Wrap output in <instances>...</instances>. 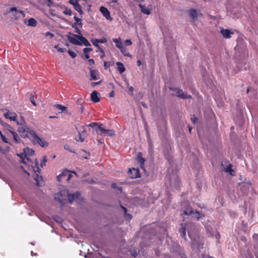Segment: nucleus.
Returning <instances> with one entry per match:
<instances>
[{
  "label": "nucleus",
  "mask_w": 258,
  "mask_h": 258,
  "mask_svg": "<svg viewBox=\"0 0 258 258\" xmlns=\"http://www.w3.org/2000/svg\"><path fill=\"white\" fill-rule=\"evenodd\" d=\"M113 41L115 43L116 47H117L118 49H120L121 47L123 46L121 39L120 38H113Z\"/></svg>",
  "instance_id": "30"
},
{
  "label": "nucleus",
  "mask_w": 258,
  "mask_h": 258,
  "mask_svg": "<svg viewBox=\"0 0 258 258\" xmlns=\"http://www.w3.org/2000/svg\"><path fill=\"white\" fill-rule=\"evenodd\" d=\"M162 123L163 124V127L157 124V129L159 132L162 131L164 132L166 130V121L165 119L162 120Z\"/></svg>",
  "instance_id": "35"
},
{
  "label": "nucleus",
  "mask_w": 258,
  "mask_h": 258,
  "mask_svg": "<svg viewBox=\"0 0 258 258\" xmlns=\"http://www.w3.org/2000/svg\"><path fill=\"white\" fill-rule=\"evenodd\" d=\"M246 62L245 60H242V62L239 61L236 62V67L239 71L243 70V67L244 69H246Z\"/></svg>",
  "instance_id": "24"
},
{
  "label": "nucleus",
  "mask_w": 258,
  "mask_h": 258,
  "mask_svg": "<svg viewBox=\"0 0 258 258\" xmlns=\"http://www.w3.org/2000/svg\"><path fill=\"white\" fill-rule=\"evenodd\" d=\"M205 228L206 229L207 233L209 236H214V232L213 230L212 227L211 226H205Z\"/></svg>",
  "instance_id": "32"
},
{
  "label": "nucleus",
  "mask_w": 258,
  "mask_h": 258,
  "mask_svg": "<svg viewBox=\"0 0 258 258\" xmlns=\"http://www.w3.org/2000/svg\"><path fill=\"white\" fill-rule=\"evenodd\" d=\"M139 7L140 8L141 12L146 15H149L151 14V9H149L148 8H146V7L144 5H143L141 4H139Z\"/></svg>",
  "instance_id": "27"
},
{
  "label": "nucleus",
  "mask_w": 258,
  "mask_h": 258,
  "mask_svg": "<svg viewBox=\"0 0 258 258\" xmlns=\"http://www.w3.org/2000/svg\"><path fill=\"white\" fill-rule=\"evenodd\" d=\"M66 49L65 48H58V52H64L66 51Z\"/></svg>",
  "instance_id": "64"
},
{
  "label": "nucleus",
  "mask_w": 258,
  "mask_h": 258,
  "mask_svg": "<svg viewBox=\"0 0 258 258\" xmlns=\"http://www.w3.org/2000/svg\"><path fill=\"white\" fill-rule=\"evenodd\" d=\"M53 219L58 223H61L62 221V219L58 215H55L53 217Z\"/></svg>",
  "instance_id": "42"
},
{
  "label": "nucleus",
  "mask_w": 258,
  "mask_h": 258,
  "mask_svg": "<svg viewBox=\"0 0 258 258\" xmlns=\"http://www.w3.org/2000/svg\"><path fill=\"white\" fill-rule=\"evenodd\" d=\"M88 126L91 127L97 133H98L99 131L100 132V128H102L103 124L100 123L99 124L98 122H92L89 124Z\"/></svg>",
  "instance_id": "19"
},
{
  "label": "nucleus",
  "mask_w": 258,
  "mask_h": 258,
  "mask_svg": "<svg viewBox=\"0 0 258 258\" xmlns=\"http://www.w3.org/2000/svg\"><path fill=\"white\" fill-rule=\"evenodd\" d=\"M18 131L21 137L23 138H27L29 139H32V136L34 135V131L30 128L21 126L18 127Z\"/></svg>",
  "instance_id": "6"
},
{
  "label": "nucleus",
  "mask_w": 258,
  "mask_h": 258,
  "mask_svg": "<svg viewBox=\"0 0 258 258\" xmlns=\"http://www.w3.org/2000/svg\"><path fill=\"white\" fill-rule=\"evenodd\" d=\"M188 14L189 17L192 18L194 20H196L198 19L197 17V11L195 9H191L188 11Z\"/></svg>",
  "instance_id": "28"
},
{
  "label": "nucleus",
  "mask_w": 258,
  "mask_h": 258,
  "mask_svg": "<svg viewBox=\"0 0 258 258\" xmlns=\"http://www.w3.org/2000/svg\"><path fill=\"white\" fill-rule=\"evenodd\" d=\"M128 174L130 178L132 179H136L141 177V174L139 169L133 168L129 169Z\"/></svg>",
  "instance_id": "9"
},
{
  "label": "nucleus",
  "mask_w": 258,
  "mask_h": 258,
  "mask_svg": "<svg viewBox=\"0 0 258 258\" xmlns=\"http://www.w3.org/2000/svg\"><path fill=\"white\" fill-rule=\"evenodd\" d=\"M226 171L227 172H229V173H230V174L233 175V174H232V172L233 171V170H232V165H231V164H229V165L227 166V168H226Z\"/></svg>",
  "instance_id": "45"
},
{
  "label": "nucleus",
  "mask_w": 258,
  "mask_h": 258,
  "mask_svg": "<svg viewBox=\"0 0 258 258\" xmlns=\"http://www.w3.org/2000/svg\"><path fill=\"white\" fill-rule=\"evenodd\" d=\"M31 139H32L34 144H38L42 147H45L48 145V143L42 139L39 138L35 132L34 135L32 136Z\"/></svg>",
  "instance_id": "8"
},
{
  "label": "nucleus",
  "mask_w": 258,
  "mask_h": 258,
  "mask_svg": "<svg viewBox=\"0 0 258 258\" xmlns=\"http://www.w3.org/2000/svg\"><path fill=\"white\" fill-rule=\"evenodd\" d=\"M125 45H126V46H130L132 44V42L130 39H126L125 41Z\"/></svg>",
  "instance_id": "57"
},
{
  "label": "nucleus",
  "mask_w": 258,
  "mask_h": 258,
  "mask_svg": "<svg viewBox=\"0 0 258 258\" xmlns=\"http://www.w3.org/2000/svg\"><path fill=\"white\" fill-rule=\"evenodd\" d=\"M99 93L97 91H93L91 94V99L94 103L99 102L100 98L99 96Z\"/></svg>",
  "instance_id": "21"
},
{
  "label": "nucleus",
  "mask_w": 258,
  "mask_h": 258,
  "mask_svg": "<svg viewBox=\"0 0 258 258\" xmlns=\"http://www.w3.org/2000/svg\"><path fill=\"white\" fill-rule=\"evenodd\" d=\"M192 207L188 202H184L181 204V215L184 214L188 216L192 213Z\"/></svg>",
  "instance_id": "7"
},
{
  "label": "nucleus",
  "mask_w": 258,
  "mask_h": 258,
  "mask_svg": "<svg viewBox=\"0 0 258 258\" xmlns=\"http://www.w3.org/2000/svg\"><path fill=\"white\" fill-rule=\"evenodd\" d=\"M96 42L104 43L107 42V39L105 38H103L101 39H97V40H95Z\"/></svg>",
  "instance_id": "47"
},
{
  "label": "nucleus",
  "mask_w": 258,
  "mask_h": 258,
  "mask_svg": "<svg viewBox=\"0 0 258 258\" xmlns=\"http://www.w3.org/2000/svg\"><path fill=\"white\" fill-rule=\"evenodd\" d=\"M134 92V88L132 86H131L128 88V94L130 95H133Z\"/></svg>",
  "instance_id": "59"
},
{
  "label": "nucleus",
  "mask_w": 258,
  "mask_h": 258,
  "mask_svg": "<svg viewBox=\"0 0 258 258\" xmlns=\"http://www.w3.org/2000/svg\"><path fill=\"white\" fill-rule=\"evenodd\" d=\"M10 132L13 136L14 142L17 144H20L22 142V140L19 137L18 135L14 130H10Z\"/></svg>",
  "instance_id": "25"
},
{
  "label": "nucleus",
  "mask_w": 258,
  "mask_h": 258,
  "mask_svg": "<svg viewBox=\"0 0 258 258\" xmlns=\"http://www.w3.org/2000/svg\"><path fill=\"white\" fill-rule=\"evenodd\" d=\"M47 161V156H44L43 157V160L40 163V166L42 168L46 165V162Z\"/></svg>",
  "instance_id": "38"
},
{
  "label": "nucleus",
  "mask_w": 258,
  "mask_h": 258,
  "mask_svg": "<svg viewBox=\"0 0 258 258\" xmlns=\"http://www.w3.org/2000/svg\"><path fill=\"white\" fill-rule=\"evenodd\" d=\"M215 232H216V233L215 235H214V236L215 237V238L218 240H219L221 237L220 234L219 232L218 231H217V230Z\"/></svg>",
  "instance_id": "55"
},
{
  "label": "nucleus",
  "mask_w": 258,
  "mask_h": 258,
  "mask_svg": "<svg viewBox=\"0 0 258 258\" xmlns=\"http://www.w3.org/2000/svg\"><path fill=\"white\" fill-rule=\"evenodd\" d=\"M192 213V214H189L188 216H190L192 218H196L198 221L201 218L205 217L204 214L200 212L197 210H194L193 209Z\"/></svg>",
  "instance_id": "12"
},
{
  "label": "nucleus",
  "mask_w": 258,
  "mask_h": 258,
  "mask_svg": "<svg viewBox=\"0 0 258 258\" xmlns=\"http://www.w3.org/2000/svg\"><path fill=\"white\" fill-rule=\"evenodd\" d=\"M116 64L117 66V70L119 72L120 74H122L123 73L125 70V67L123 66V63L121 62H117L116 63Z\"/></svg>",
  "instance_id": "29"
},
{
  "label": "nucleus",
  "mask_w": 258,
  "mask_h": 258,
  "mask_svg": "<svg viewBox=\"0 0 258 258\" xmlns=\"http://www.w3.org/2000/svg\"><path fill=\"white\" fill-rule=\"evenodd\" d=\"M186 228L188 235L190 239L193 241L191 243V246L195 244V242H197L199 237L197 235L199 232V227L198 225L193 222H187L184 223Z\"/></svg>",
  "instance_id": "2"
},
{
  "label": "nucleus",
  "mask_w": 258,
  "mask_h": 258,
  "mask_svg": "<svg viewBox=\"0 0 258 258\" xmlns=\"http://www.w3.org/2000/svg\"><path fill=\"white\" fill-rule=\"evenodd\" d=\"M97 52L100 51V58L102 59L105 55V51L104 50L101 48V47H99L98 50L96 51Z\"/></svg>",
  "instance_id": "40"
},
{
  "label": "nucleus",
  "mask_w": 258,
  "mask_h": 258,
  "mask_svg": "<svg viewBox=\"0 0 258 258\" xmlns=\"http://www.w3.org/2000/svg\"><path fill=\"white\" fill-rule=\"evenodd\" d=\"M191 121L194 123V124H196V123H197L198 122V117H197L195 115H194L191 117Z\"/></svg>",
  "instance_id": "49"
},
{
  "label": "nucleus",
  "mask_w": 258,
  "mask_h": 258,
  "mask_svg": "<svg viewBox=\"0 0 258 258\" xmlns=\"http://www.w3.org/2000/svg\"><path fill=\"white\" fill-rule=\"evenodd\" d=\"M181 227L178 229V232L180 234V236L181 238L184 239V240H187V238L186 236V233L187 231V228L184 223L180 224Z\"/></svg>",
  "instance_id": "11"
},
{
  "label": "nucleus",
  "mask_w": 258,
  "mask_h": 258,
  "mask_svg": "<svg viewBox=\"0 0 258 258\" xmlns=\"http://www.w3.org/2000/svg\"><path fill=\"white\" fill-rule=\"evenodd\" d=\"M253 240V249L256 258H258V234L254 233L252 236Z\"/></svg>",
  "instance_id": "10"
},
{
  "label": "nucleus",
  "mask_w": 258,
  "mask_h": 258,
  "mask_svg": "<svg viewBox=\"0 0 258 258\" xmlns=\"http://www.w3.org/2000/svg\"><path fill=\"white\" fill-rule=\"evenodd\" d=\"M68 52L69 54L70 55V56L73 58H75L77 56V54L75 52H74L70 49L68 51Z\"/></svg>",
  "instance_id": "43"
},
{
  "label": "nucleus",
  "mask_w": 258,
  "mask_h": 258,
  "mask_svg": "<svg viewBox=\"0 0 258 258\" xmlns=\"http://www.w3.org/2000/svg\"><path fill=\"white\" fill-rule=\"evenodd\" d=\"M110 66V62L109 61H104V67L105 69H108Z\"/></svg>",
  "instance_id": "53"
},
{
  "label": "nucleus",
  "mask_w": 258,
  "mask_h": 258,
  "mask_svg": "<svg viewBox=\"0 0 258 258\" xmlns=\"http://www.w3.org/2000/svg\"><path fill=\"white\" fill-rule=\"evenodd\" d=\"M124 217L126 221H130L132 219V216L131 214L126 213V214H124Z\"/></svg>",
  "instance_id": "41"
},
{
  "label": "nucleus",
  "mask_w": 258,
  "mask_h": 258,
  "mask_svg": "<svg viewBox=\"0 0 258 258\" xmlns=\"http://www.w3.org/2000/svg\"><path fill=\"white\" fill-rule=\"evenodd\" d=\"M145 159L142 157V153L138 152L137 155V161L140 164V167L144 168Z\"/></svg>",
  "instance_id": "18"
},
{
  "label": "nucleus",
  "mask_w": 258,
  "mask_h": 258,
  "mask_svg": "<svg viewBox=\"0 0 258 258\" xmlns=\"http://www.w3.org/2000/svg\"><path fill=\"white\" fill-rule=\"evenodd\" d=\"M90 71V80H96L98 79L97 76L99 75L98 71L93 70L91 68H89Z\"/></svg>",
  "instance_id": "22"
},
{
  "label": "nucleus",
  "mask_w": 258,
  "mask_h": 258,
  "mask_svg": "<svg viewBox=\"0 0 258 258\" xmlns=\"http://www.w3.org/2000/svg\"><path fill=\"white\" fill-rule=\"evenodd\" d=\"M47 1L48 2L47 6L48 7H51L53 3V0H47Z\"/></svg>",
  "instance_id": "62"
},
{
  "label": "nucleus",
  "mask_w": 258,
  "mask_h": 258,
  "mask_svg": "<svg viewBox=\"0 0 258 258\" xmlns=\"http://www.w3.org/2000/svg\"><path fill=\"white\" fill-rule=\"evenodd\" d=\"M69 42L76 45H82L84 44L86 46H90L91 44L89 41L84 36L81 35L75 34L72 32H69L67 35Z\"/></svg>",
  "instance_id": "1"
},
{
  "label": "nucleus",
  "mask_w": 258,
  "mask_h": 258,
  "mask_svg": "<svg viewBox=\"0 0 258 258\" xmlns=\"http://www.w3.org/2000/svg\"><path fill=\"white\" fill-rule=\"evenodd\" d=\"M30 100L31 102L34 105L36 106V104L35 103V100H34V97L33 95L31 96L30 98Z\"/></svg>",
  "instance_id": "56"
},
{
  "label": "nucleus",
  "mask_w": 258,
  "mask_h": 258,
  "mask_svg": "<svg viewBox=\"0 0 258 258\" xmlns=\"http://www.w3.org/2000/svg\"><path fill=\"white\" fill-rule=\"evenodd\" d=\"M75 10L77 11L81 15L84 14V12L82 10L81 6L78 4H75V5H73Z\"/></svg>",
  "instance_id": "33"
},
{
  "label": "nucleus",
  "mask_w": 258,
  "mask_h": 258,
  "mask_svg": "<svg viewBox=\"0 0 258 258\" xmlns=\"http://www.w3.org/2000/svg\"><path fill=\"white\" fill-rule=\"evenodd\" d=\"M69 172H71V171L67 169H64L63 170L60 175H61L62 177L66 176L68 175V174H69Z\"/></svg>",
  "instance_id": "44"
},
{
  "label": "nucleus",
  "mask_w": 258,
  "mask_h": 258,
  "mask_svg": "<svg viewBox=\"0 0 258 258\" xmlns=\"http://www.w3.org/2000/svg\"><path fill=\"white\" fill-rule=\"evenodd\" d=\"M80 193L79 191H77L75 193L73 194L72 195L69 194L68 195V200L70 203H72L76 199H78L79 197H80Z\"/></svg>",
  "instance_id": "26"
},
{
  "label": "nucleus",
  "mask_w": 258,
  "mask_h": 258,
  "mask_svg": "<svg viewBox=\"0 0 258 258\" xmlns=\"http://www.w3.org/2000/svg\"><path fill=\"white\" fill-rule=\"evenodd\" d=\"M100 11L107 20H112V18L110 17V12L106 8L103 6L100 7Z\"/></svg>",
  "instance_id": "14"
},
{
  "label": "nucleus",
  "mask_w": 258,
  "mask_h": 258,
  "mask_svg": "<svg viewBox=\"0 0 258 258\" xmlns=\"http://www.w3.org/2000/svg\"><path fill=\"white\" fill-rule=\"evenodd\" d=\"M220 33L224 38L228 39L231 38V35L234 34V32L228 29H221Z\"/></svg>",
  "instance_id": "13"
},
{
  "label": "nucleus",
  "mask_w": 258,
  "mask_h": 258,
  "mask_svg": "<svg viewBox=\"0 0 258 258\" xmlns=\"http://www.w3.org/2000/svg\"><path fill=\"white\" fill-rule=\"evenodd\" d=\"M69 4L72 5H74L75 4H78L77 0H70L69 1Z\"/></svg>",
  "instance_id": "61"
},
{
  "label": "nucleus",
  "mask_w": 258,
  "mask_h": 258,
  "mask_svg": "<svg viewBox=\"0 0 258 258\" xmlns=\"http://www.w3.org/2000/svg\"><path fill=\"white\" fill-rule=\"evenodd\" d=\"M63 13L65 15L71 16L72 15V12L71 9H69L67 7H65L64 10L63 11Z\"/></svg>",
  "instance_id": "39"
},
{
  "label": "nucleus",
  "mask_w": 258,
  "mask_h": 258,
  "mask_svg": "<svg viewBox=\"0 0 258 258\" xmlns=\"http://www.w3.org/2000/svg\"><path fill=\"white\" fill-rule=\"evenodd\" d=\"M79 137V139H76L77 141H80L81 142H83L84 141V138L82 137L80 132H78Z\"/></svg>",
  "instance_id": "52"
},
{
  "label": "nucleus",
  "mask_w": 258,
  "mask_h": 258,
  "mask_svg": "<svg viewBox=\"0 0 258 258\" xmlns=\"http://www.w3.org/2000/svg\"><path fill=\"white\" fill-rule=\"evenodd\" d=\"M15 12V13L14 14V16H15L16 19H18L19 17V16H18L17 15L18 13H20V14H22L23 15V17H24L25 16V14L24 12L22 10H18L16 7L11 8L10 9L8 13H11V12Z\"/></svg>",
  "instance_id": "20"
},
{
  "label": "nucleus",
  "mask_w": 258,
  "mask_h": 258,
  "mask_svg": "<svg viewBox=\"0 0 258 258\" xmlns=\"http://www.w3.org/2000/svg\"><path fill=\"white\" fill-rule=\"evenodd\" d=\"M168 248L171 252L176 253L181 258H187L184 249L178 243L173 242L171 240V243H168Z\"/></svg>",
  "instance_id": "3"
},
{
  "label": "nucleus",
  "mask_w": 258,
  "mask_h": 258,
  "mask_svg": "<svg viewBox=\"0 0 258 258\" xmlns=\"http://www.w3.org/2000/svg\"><path fill=\"white\" fill-rule=\"evenodd\" d=\"M54 107H56L57 109L60 110L62 112L64 111V110H66L67 108V107H66L62 105L58 104H56L54 105Z\"/></svg>",
  "instance_id": "37"
},
{
  "label": "nucleus",
  "mask_w": 258,
  "mask_h": 258,
  "mask_svg": "<svg viewBox=\"0 0 258 258\" xmlns=\"http://www.w3.org/2000/svg\"><path fill=\"white\" fill-rule=\"evenodd\" d=\"M95 40H97V39H92L91 40V42L93 43V44L96 46V47H97V48L98 49L100 47L99 45L98 44V42H96V41H95Z\"/></svg>",
  "instance_id": "46"
},
{
  "label": "nucleus",
  "mask_w": 258,
  "mask_h": 258,
  "mask_svg": "<svg viewBox=\"0 0 258 258\" xmlns=\"http://www.w3.org/2000/svg\"><path fill=\"white\" fill-rule=\"evenodd\" d=\"M168 89L170 91H173L176 92V94H172L171 96H176L177 97L182 99H190L192 98L191 96L188 94L187 92H183L182 90L176 88L173 86H169Z\"/></svg>",
  "instance_id": "5"
},
{
  "label": "nucleus",
  "mask_w": 258,
  "mask_h": 258,
  "mask_svg": "<svg viewBox=\"0 0 258 258\" xmlns=\"http://www.w3.org/2000/svg\"><path fill=\"white\" fill-rule=\"evenodd\" d=\"M37 24V21L34 18H30L28 21L27 25L31 27H35Z\"/></svg>",
  "instance_id": "34"
},
{
  "label": "nucleus",
  "mask_w": 258,
  "mask_h": 258,
  "mask_svg": "<svg viewBox=\"0 0 258 258\" xmlns=\"http://www.w3.org/2000/svg\"><path fill=\"white\" fill-rule=\"evenodd\" d=\"M89 64L91 66L94 65L95 64V61L93 59H89L88 60Z\"/></svg>",
  "instance_id": "58"
},
{
  "label": "nucleus",
  "mask_w": 258,
  "mask_h": 258,
  "mask_svg": "<svg viewBox=\"0 0 258 258\" xmlns=\"http://www.w3.org/2000/svg\"><path fill=\"white\" fill-rule=\"evenodd\" d=\"M92 51H93V49L90 47H86L83 49V52L84 53L88 54L89 52H91Z\"/></svg>",
  "instance_id": "48"
},
{
  "label": "nucleus",
  "mask_w": 258,
  "mask_h": 258,
  "mask_svg": "<svg viewBox=\"0 0 258 258\" xmlns=\"http://www.w3.org/2000/svg\"><path fill=\"white\" fill-rule=\"evenodd\" d=\"M148 143L150 147L152 148V142L150 138H148Z\"/></svg>",
  "instance_id": "63"
},
{
  "label": "nucleus",
  "mask_w": 258,
  "mask_h": 258,
  "mask_svg": "<svg viewBox=\"0 0 258 258\" xmlns=\"http://www.w3.org/2000/svg\"><path fill=\"white\" fill-rule=\"evenodd\" d=\"M64 21L68 23V24H69L70 25H71V26L74 28L75 29V32L77 34H78V35H81V30H80V27H79V24L78 23H76V22H75L74 23L72 24L71 22H70L69 20L64 19Z\"/></svg>",
  "instance_id": "16"
},
{
  "label": "nucleus",
  "mask_w": 258,
  "mask_h": 258,
  "mask_svg": "<svg viewBox=\"0 0 258 258\" xmlns=\"http://www.w3.org/2000/svg\"><path fill=\"white\" fill-rule=\"evenodd\" d=\"M101 83H102V81H101V80H100V81H98V82H92V83H91V87H95L96 85H98L100 84Z\"/></svg>",
  "instance_id": "51"
},
{
  "label": "nucleus",
  "mask_w": 258,
  "mask_h": 258,
  "mask_svg": "<svg viewBox=\"0 0 258 258\" xmlns=\"http://www.w3.org/2000/svg\"><path fill=\"white\" fill-rule=\"evenodd\" d=\"M75 15H76V14H75ZM74 19L75 20V22L78 23L79 27L80 28H82L83 27V23L82 22V19L81 18L77 17L76 15H75V16L74 17Z\"/></svg>",
  "instance_id": "36"
},
{
  "label": "nucleus",
  "mask_w": 258,
  "mask_h": 258,
  "mask_svg": "<svg viewBox=\"0 0 258 258\" xmlns=\"http://www.w3.org/2000/svg\"><path fill=\"white\" fill-rule=\"evenodd\" d=\"M119 205H120V208L122 209V210H123V212H124V214H126V212H127V209L124 207V206H123L121 204V203L120 201H119Z\"/></svg>",
  "instance_id": "54"
},
{
  "label": "nucleus",
  "mask_w": 258,
  "mask_h": 258,
  "mask_svg": "<svg viewBox=\"0 0 258 258\" xmlns=\"http://www.w3.org/2000/svg\"><path fill=\"white\" fill-rule=\"evenodd\" d=\"M36 165L37 166V170H34L35 172H36L37 171L38 173H40L41 170L40 169V168L39 167H38V161H36Z\"/></svg>",
  "instance_id": "60"
},
{
  "label": "nucleus",
  "mask_w": 258,
  "mask_h": 258,
  "mask_svg": "<svg viewBox=\"0 0 258 258\" xmlns=\"http://www.w3.org/2000/svg\"><path fill=\"white\" fill-rule=\"evenodd\" d=\"M1 137V139L2 140V141L5 143H8L10 145H11L9 142H8V140L7 139V138L4 135H2V136Z\"/></svg>",
  "instance_id": "50"
},
{
  "label": "nucleus",
  "mask_w": 258,
  "mask_h": 258,
  "mask_svg": "<svg viewBox=\"0 0 258 258\" xmlns=\"http://www.w3.org/2000/svg\"><path fill=\"white\" fill-rule=\"evenodd\" d=\"M237 44L235 47V50L241 52L244 56L248 55V50L246 47V44L244 42V39L241 36H238L236 39Z\"/></svg>",
  "instance_id": "4"
},
{
  "label": "nucleus",
  "mask_w": 258,
  "mask_h": 258,
  "mask_svg": "<svg viewBox=\"0 0 258 258\" xmlns=\"http://www.w3.org/2000/svg\"><path fill=\"white\" fill-rule=\"evenodd\" d=\"M170 184L171 186H173L175 188H177L179 186L180 181L178 177L175 176L174 179L172 177L170 178Z\"/></svg>",
  "instance_id": "17"
},
{
  "label": "nucleus",
  "mask_w": 258,
  "mask_h": 258,
  "mask_svg": "<svg viewBox=\"0 0 258 258\" xmlns=\"http://www.w3.org/2000/svg\"><path fill=\"white\" fill-rule=\"evenodd\" d=\"M99 134L112 137L115 135V132L113 130H107L102 126V128H100Z\"/></svg>",
  "instance_id": "15"
},
{
  "label": "nucleus",
  "mask_w": 258,
  "mask_h": 258,
  "mask_svg": "<svg viewBox=\"0 0 258 258\" xmlns=\"http://www.w3.org/2000/svg\"><path fill=\"white\" fill-rule=\"evenodd\" d=\"M120 51L123 54V55L125 56H128L130 57H132V55L130 54V53L127 51L126 48L125 47L122 46L120 49Z\"/></svg>",
  "instance_id": "31"
},
{
  "label": "nucleus",
  "mask_w": 258,
  "mask_h": 258,
  "mask_svg": "<svg viewBox=\"0 0 258 258\" xmlns=\"http://www.w3.org/2000/svg\"><path fill=\"white\" fill-rule=\"evenodd\" d=\"M6 118H9L12 121H16L17 120V114L14 112H9V111L4 114Z\"/></svg>",
  "instance_id": "23"
}]
</instances>
